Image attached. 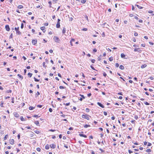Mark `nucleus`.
Here are the masks:
<instances>
[{
  "label": "nucleus",
  "instance_id": "1",
  "mask_svg": "<svg viewBox=\"0 0 154 154\" xmlns=\"http://www.w3.org/2000/svg\"><path fill=\"white\" fill-rule=\"evenodd\" d=\"M82 117L83 118L86 119L88 120H89L90 119L89 118L91 117V116L87 114H83L82 115Z\"/></svg>",
  "mask_w": 154,
  "mask_h": 154
},
{
  "label": "nucleus",
  "instance_id": "2",
  "mask_svg": "<svg viewBox=\"0 0 154 154\" xmlns=\"http://www.w3.org/2000/svg\"><path fill=\"white\" fill-rule=\"evenodd\" d=\"M15 30L16 32V34L17 35H21V33L19 31V27H15Z\"/></svg>",
  "mask_w": 154,
  "mask_h": 154
},
{
  "label": "nucleus",
  "instance_id": "3",
  "mask_svg": "<svg viewBox=\"0 0 154 154\" xmlns=\"http://www.w3.org/2000/svg\"><path fill=\"white\" fill-rule=\"evenodd\" d=\"M5 28L6 29V30L7 31H9L10 30V28L9 27V26L8 25H7L5 26Z\"/></svg>",
  "mask_w": 154,
  "mask_h": 154
},
{
  "label": "nucleus",
  "instance_id": "4",
  "mask_svg": "<svg viewBox=\"0 0 154 154\" xmlns=\"http://www.w3.org/2000/svg\"><path fill=\"white\" fill-rule=\"evenodd\" d=\"M45 33L46 31L45 28V26H42L40 28Z\"/></svg>",
  "mask_w": 154,
  "mask_h": 154
},
{
  "label": "nucleus",
  "instance_id": "5",
  "mask_svg": "<svg viewBox=\"0 0 154 154\" xmlns=\"http://www.w3.org/2000/svg\"><path fill=\"white\" fill-rule=\"evenodd\" d=\"M134 51L135 52L138 51L140 53L141 51V50L139 48H135L134 49Z\"/></svg>",
  "mask_w": 154,
  "mask_h": 154
},
{
  "label": "nucleus",
  "instance_id": "6",
  "mask_svg": "<svg viewBox=\"0 0 154 154\" xmlns=\"http://www.w3.org/2000/svg\"><path fill=\"white\" fill-rule=\"evenodd\" d=\"M37 42V40L36 39H33L32 41V43L34 45H35Z\"/></svg>",
  "mask_w": 154,
  "mask_h": 154
},
{
  "label": "nucleus",
  "instance_id": "7",
  "mask_svg": "<svg viewBox=\"0 0 154 154\" xmlns=\"http://www.w3.org/2000/svg\"><path fill=\"white\" fill-rule=\"evenodd\" d=\"M10 143L11 145H13L14 144V140L13 139H10L9 140Z\"/></svg>",
  "mask_w": 154,
  "mask_h": 154
},
{
  "label": "nucleus",
  "instance_id": "8",
  "mask_svg": "<svg viewBox=\"0 0 154 154\" xmlns=\"http://www.w3.org/2000/svg\"><path fill=\"white\" fill-rule=\"evenodd\" d=\"M97 104L100 107L102 108H104V106L100 102H97Z\"/></svg>",
  "mask_w": 154,
  "mask_h": 154
},
{
  "label": "nucleus",
  "instance_id": "9",
  "mask_svg": "<svg viewBox=\"0 0 154 154\" xmlns=\"http://www.w3.org/2000/svg\"><path fill=\"white\" fill-rule=\"evenodd\" d=\"M75 39H71L70 41V45L71 46H73V43L75 42Z\"/></svg>",
  "mask_w": 154,
  "mask_h": 154
},
{
  "label": "nucleus",
  "instance_id": "10",
  "mask_svg": "<svg viewBox=\"0 0 154 154\" xmlns=\"http://www.w3.org/2000/svg\"><path fill=\"white\" fill-rule=\"evenodd\" d=\"M79 135L81 137H83L85 138H87V136L86 135L84 134H79Z\"/></svg>",
  "mask_w": 154,
  "mask_h": 154
},
{
  "label": "nucleus",
  "instance_id": "11",
  "mask_svg": "<svg viewBox=\"0 0 154 154\" xmlns=\"http://www.w3.org/2000/svg\"><path fill=\"white\" fill-rule=\"evenodd\" d=\"M50 147L51 148L54 149L56 147V145L54 144H51L50 145Z\"/></svg>",
  "mask_w": 154,
  "mask_h": 154
},
{
  "label": "nucleus",
  "instance_id": "12",
  "mask_svg": "<svg viewBox=\"0 0 154 154\" xmlns=\"http://www.w3.org/2000/svg\"><path fill=\"white\" fill-rule=\"evenodd\" d=\"M14 116L17 118H18L19 116V115L17 112H14Z\"/></svg>",
  "mask_w": 154,
  "mask_h": 154
},
{
  "label": "nucleus",
  "instance_id": "13",
  "mask_svg": "<svg viewBox=\"0 0 154 154\" xmlns=\"http://www.w3.org/2000/svg\"><path fill=\"white\" fill-rule=\"evenodd\" d=\"M56 27L58 28H59L60 27V23L57 22Z\"/></svg>",
  "mask_w": 154,
  "mask_h": 154
},
{
  "label": "nucleus",
  "instance_id": "14",
  "mask_svg": "<svg viewBox=\"0 0 154 154\" xmlns=\"http://www.w3.org/2000/svg\"><path fill=\"white\" fill-rule=\"evenodd\" d=\"M17 8L18 9H21L23 8V6L21 5H19L17 7Z\"/></svg>",
  "mask_w": 154,
  "mask_h": 154
},
{
  "label": "nucleus",
  "instance_id": "15",
  "mask_svg": "<svg viewBox=\"0 0 154 154\" xmlns=\"http://www.w3.org/2000/svg\"><path fill=\"white\" fill-rule=\"evenodd\" d=\"M45 148L46 149H48L49 148V145L48 144H46L45 146Z\"/></svg>",
  "mask_w": 154,
  "mask_h": 154
},
{
  "label": "nucleus",
  "instance_id": "16",
  "mask_svg": "<svg viewBox=\"0 0 154 154\" xmlns=\"http://www.w3.org/2000/svg\"><path fill=\"white\" fill-rule=\"evenodd\" d=\"M135 6L137 7L139 9H142L143 8V7L141 6H139L138 5H136Z\"/></svg>",
  "mask_w": 154,
  "mask_h": 154
},
{
  "label": "nucleus",
  "instance_id": "17",
  "mask_svg": "<svg viewBox=\"0 0 154 154\" xmlns=\"http://www.w3.org/2000/svg\"><path fill=\"white\" fill-rule=\"evenodd\" d=\"M121 69H124V67L122 65H121L119 67Z\"/></svg>",
  "mask_w": 154,
  "mask_h": 154
},
{
  "label": "nucleus",
  "instance_id": "18",
  "mask_svg": "<svg viewBox=\"0 0 154 154\" xmlns=\"http://www.w3.org/2000/svg\"><path fill=\"white\" fill-rule=\"evenodd\" d=\"M121 56L122 58H125V55L124 54H121Z\"/></svg>",
  "mask_w": 154,
  "mask_h": 154
},
{
  "label": "nucleus",
  "instance_id": "19",
  "mask_svg": "<svg viewBox=\"0 0 154 154\" xmlns=\"http://www.w3.org/2000/svg\"><path fill=\"white\" fill-rule=\"evenodd\" d=\"M34 123L35 124H36L37 125L39 126V123L38 121H35Z\"/></svg>",
  "mask_w": 154,
  "mask_h": 154
},
{
  "label": "nucleus",
  "instance_id": "20",
  "mask_svg": "<svg viewBox=\"0 0 154 154\" xmlns=\"http://www.w3.org/2000/svg\"><path fill=\"white\" fill-rule=\"evenodd\" d=\"M147 66V65L146 64H144L142 66H141V68H143L146 67Z\"/></svg>",
  "mask_w": 154,
  "mask_h": 154
},
{
  "label": "nucleus",
  "instance_id": "21",
  "mask_svg": "<svg viewBox=\"0 0 154 154\" xmlns=\"http://www.w3.org/2000/svg\"><path fill=\"white\" fill-rule=\"evenodd\" d=\"M35 107L30 106L29 107V109L30 110H32V109H35Z\"/></svg>",
  "mask_w": 154,
  "mask_h": 154
},
{
  "label": "nucleus",
  "instance_id": "22",
  "mask_svg": "<svg viewBox=\"0 0 154 154\" xmlns=\"http://www.w3.org/2000/svg\"><path fill=\"white\" fill-rule=\"evenodd\" d=\"M66 32V28L65 27L63 28L62 30V32L63 33H65Z\"/></svg>",
  "mask_w": 154,
  "mask_h": 154
},
{
  "label": "nucleus",
  "instance_id": "23",
  "mask_svg": "<svg viewBox=\"0 0 154 154\" xmlns=\"http://www.w3.org/2000/svg\"><path fill=\"white\" fill-rule=\"evenodd\" d=\"M8 134L6 135L4 138V140H6L8 137Z\"/></svg>",
  "mask_w": 154,
  "mask_h": 154
},
{
  "label": "nucleus",
  "instance_id": "24",
  "mask_svg": "<svg viewBox=\"0 0 154 154\" xmlns=\"http://www.w3.org/2000/svg\"><path fill=\"white\" fill-rule=\"evenodd\" d=\"M54 41L55 42L59 43L60 42V39H54Z\"/></svg>",
  "mask_w": 154,
  "mask_h": 154
},
{
  "label": "nucleus",
  "instance_id": "25",
  "mask_svg": "<svg viewBox=\"0 0 154 154\" xmlns=\"http://www.w3.org/2000/svg\"><path fill=\"white\" fill-rule=\"evenodd\" d=\"M28 75L29 76V77H31L32 75V73H31L30 72H29L28 73Z\"/></svg>",
  "mask_w": 154,
  "mask_h": 154
},
{
  "label": "nucleus",
  "instance_id": "26",
  "mask_svg": "<svg viewBox=\"0 0 154 154\" xmlns=\"http://www.w3.org/2000/svg\"><path fill=\"white\" fill-rule=\"evenodd\" d=\"M109 60L110 61H112L113 60V57H109Z\"/></svg>",
  "mask_w": 154,
  "mask_h": 154
},
{
  "label": "nucleus",
  "instance_id": "27",
  "mask_svg": "<svg viewBox=\"0 0 154 154\" xmlns=\"http://www.w3.org/2000/svg\"><path fill=\"white\" fill-rule=\"evenodd\" d=\"M86 2V0H82L81 2L82 3L84 4Z\"/></svg>",
  "mask_w": 154,
  "mask_h": 154
},
{
  "label": "nucleus",
  "instance_id": "28",
  "mask_svg": "<svg viewBox=\"0 0 154 154\" xmlns=\"http://www.w3.org/2000/svg\"><path fill=\"white\" fill-rule=\"evenodd\" d=\"M12 92V90H9L7 91H6V93H11Z\"/></svg>",
  "mask_w": 154,
  "mask_h": 154
},
{
  "label": "nucleus",
  "instance_id": "29",
  "mask_svg": "<svg viewBox=\"0 0 154 154\" xmlns=\"http://www.w3.org/2000/svg\"><path fill=\"white\" fill-rule=\"evenodd\" d=\"M84 127L85 128H88V127H90V125H84Z\"/></svg>",
  "mask_w": 154,
  "mask_h": 154
},
{
  "label": "nucleus",
  "instance_id": "30",
  "mask_svg": "<svg viewBox=\"0 0 154 154\" xmlns=\"http://www.w3.org/2000/svg\"><path fill=\"white\" fill-rule=\"evenodd\" d=\"M40 94V93L38 91H37V93L36 94L35 97H37L38 95H39Z\"/></svg>",
  "mask_w": 154,
  "mask_h": 154
},
{
  "label": "nucleus",
  "instance_id": "31",
  "mask_svg": "<svg viewBox=\"0 0 154 154\" xmlns=\"http://www.w3.org/2000/svg\"><path fill=\"white\" fill-rule=\"evenodd\" d=\"M17 76H19L20 78H21L22 79L23 78V76L20 74H18L17 75Z\"/></svg>",
  "mask_w": 154,
  "mask_h": 154
},
{
  "label": "nucleus",
  "instance_id": "32",
  "mask_svg": "<svg viewBox=\"0 0 154 154\" xmlns=\"http://www.w3.org/2000/svg\"><path fill=\"white\" fill-rule=\"evenodd\" d=\"M34 132L37 134H39L40 133V132L39 131H37V130L34 131Z\"/></svg>",
  "mask_w": 154,
  "mask_h": 154
},
{
  "label": "nucleus",
  "instance_id": "33",
  "mask_svg": "<svg viewBox=\"0 0 154 154\" xmlns=\"http://www.w3.org/2000/svg\"><path fill=\"white\" fill-rule=\"evenodd\" d=\"M48 4H49V7L50 8L51 7V1H49L48 2Z\"/></svg>",
  "mask_w": 154,
  "mask_h": 154
},
{
  "label": "nucleus",
  "instance_id": "34",
  "mask_svg": "<svg viewBox=\"0 0 154 154\" xmlns=\"http://www.w3.org/2000/svg\"><path fill=\"white\" fill-rule=\"evenodd\" d=\"M82 31H87L88 30V29L87 28H84L82 29Z\"/></svg>",
  "mask_w": 154,
  "mask_h": 154
},
{
  "label": "nucleus",
  "instance_id": "35",
  "mask_svg": "<svg viewBox=\"0 0 154 154\" xmlns=\"http://www.w3.org/2000/svg\"><path fill=\"white\" fill-rule=\"evenodd\" d=\"M11 100H12L11 103H14V98L13 97H12L11 98Z\"/></svg>",
  "mask_w": 154,
  "mask_h": 154
},
{
  "label": "nucleus",
  "instance_id": "36",
  "mask_svg": "<svg viewBox=\"0 0 154 154\" xmlns=\"http://www.w3.org/2000/svg\"><path fill=\"white\" fill-rule=\"evenodd\" d=\"M34 80L35 82H37L39 81V80L36 79L35 77L34 78Z\"/></svg>",
  "mask_w": 154,
  "mask_h": 154
},
{
  "label": "nucleus",
  "instance_id": "37",
  "mask_svg": "<svg viewBox=\"0 0 154 154\" xmlns=\"http://www.w3.org/2000/svg\"><path fill=\"white\" fill-rule=\"evenodd\" d=\"M20 119L22 121H23L24 120V119L22 116H20Z\"/></svg>",
  "mask_w": 154,
  "mask_h": 154
},
{
  "label": "nucleus",
  "instance_id": "38",
  "mask_svg": "<svg viewBox=\"0 0 154 154\" xmlns=\"http://www.w3.org/2000/svg\"><path fill=\"white\" fill-rule=\"evenodd\" d=\"M59 88L60 89H64L65 88V87H64L63 86H60L59 87Z\"/></svg>",
  "mask_w": 154,
  "mask_h": 154
},
{
  "label": "nucleus",
  "instance_id": "39",
  "mask_svg": "<svg viewBox=\"0 0 154 154\" xmlns=\"http://www.w3.org/2000/svg\"><path fill=\"white\" fill-rule=\"evenodd\" d=\"M24 27V24L23 23H21V29H23Z\"/></svg>",
  "mask_w": 154,
  "mask_h": 154
},
{
  "label": "nucleus",
  "instance_id": "40",
  "mask_svg": "<svg viewBox=\"0 0 154 154\" xmlns=\"http://www.w3.org/2000/svg\"><path fill=\"white\" fill-rule=\"evenodd\" d=\"M33 116L34 117H38H38H40V116H38V115H34V116Z\"/></svg>",
  "mask_w": 154,
  "mask_h": 154
},
{
  "label": "nucleus",
  "instance_id": "41",
  "mask_svg": "<svg viewBox=\"0 0 154 154\" xmlns=\"http://www.w3.org/2000/svg\"><path fill=\"white\" fill-rule=\"evenodd\" d=\"M85 111L87 112H89L90 111V109L88 108H86L85 109Z\"/></svg>",
  "mask_w": 154,
  "mask_h": 154
},
{
  "label": "nucleus",
  "instance_id": "42",
  "mask_svg": "<svg viewBox=\"0 0 154 154\" xmlns=\"http://www.w3.org/2000/svg\"><path fill=\"white\" fill-rule=\"evenodd\" d=\"M36 150L38 152H40L41 151V149L39 147H38L37 148Z\"/></svg>",
  "mask_w": 154,
  "mask_h": 154
},
{
  "label": "nucleus",
  "instance_id": "43",
  "mask_svg": "<svg viewBox=\"0 0 154 154\" xmlns=\"http://www.w3.org/2000/svg\"><path fill=\"white\" fill-rule=\"evenodd\" d=\"M151 150L150 149H147L146 150V152H151Z\"/></svg>",
  "mask_w": 154,
  "mask_h": 154
},
{
  "label": "nucleus",
  "instance_id": "44",
  "mask_svg": "<svg viewBox=\"0 0 154 154\" xmlns=\"http://www.w3.org/2000/svg\"><path fill=\"white\" fill-rule=\"evenodd\" d=\"M37 107L39 108H41L42 106L41 105H37Z\"/></svg>",
  "mask_w": 154,
  "mask_h": 154
},
{
  "label": "nucleus",
  "instance_id": "45",
  "mask_svg": "<svg viewBox=\"0 0 154 154\" xmlns=\"http://www.w3.org/2000/svg\"><path fill=\"white\" fill-rule=\"evenodd\" d=\"M115 66L116 67H118L119 66V63H117L116 64Z\"/></svg>",
  "mask_w": 154,
  "mask_h": 154
},
{
  "label": "nucleus",
  "instance_id": "46",
  "mask_svg": "<svg viewBox=\"0 0 154 154\" xmlns=\"http://www.w3.org/2000/svg\"><path fill=\"white\" fill-rule=\"evenodd\" d=\"M95 61V60L94 59H92L91 60V62L92 63H94Z\"/></svg>",
  "mask_w": 154,
  "mask_h": 154
},
{
  "label": "nucleus",
  "instance_id": "47",
  "mask_svg": "<svg viewBox=\"0 0 154 154\" xmlns=\"http://www.w3.org/2000/svg\"><path fill=\"white\" fill-rule=\"evenodd\" d=\"M45 62H44L43 63V66L44 67H46V66L45 65Z\"/></svg>",
  "mask_w": 154,
  "mask_h": 154
},
{
  "label": "nucleus",
  "instance_id": "48",
  "mask_svg": "<svg viewBox=\"0 0 154 154\" xmlns=\"http://www.w3.org/2000/svg\"><path fill=\"white\" fill-rule=\"evenodd\" d=\"M152 145V144L150 143H148L147 146H150Z\"/></svg>",
  "mask_w": 154,
  "mask_h": 154
},
{
  "label": "nucleus",
  "instance_id": "49",
  "mask_svg": "<svg viewBox=\"0 0 154 154\" xmlns=\"http://www.w3.org/2000/svg\"><path fill=\"white\" fill-rule=\"evenodd\" d=\"M44 25L45 26H48V23H45L44 24Z\"/></svg>",
  "mask_w": 154,
  "mask_h": 154
},
{
  "label": "nucleus",
  "instance_id": "50",
  "mask_svg": "<svg viewBox=\"0 0 154 154\" xmlns=\"http://www.w3.org/2000/svg\"><path fill=\"white\" fill-rule=\"evenodd\" d=\"M149 43L151 45H153V43L151 42H149Z\"/></svg>",
  "mask_w": 154,
  "mask_h": 154
},
{
  "label": "nucleus",
  "instance_id": "51",
  "mask_svg": "<svg viewBox=\"0 0 154 154\" xmlns=\"http://www.w3.org/2000/svg\"><path fill=\"white\" fill-rule=\"evenodd\" d=\"M3 102H2L1 104H0V106L1 107H3Z\"/></svg>",
  "mask_w": 154,
  "mask_h": 154
},
{
  "label": "nucleus",
  "instance_id": "52",
  "mask_svg": "<svg viewBox=\"0 0 154 154\" xmlns=\"http://www.w3.org/2000/svg\"><path fill=\"white\" fill-rule=\"evenodd\" d=\"M52 109L51 108H50L49 109V111L50 112H52Z\"/></svg>",
  "mask_w": 154,
  "mask_h": 154
},
{
  "label": "nucleus",
  "instance_id": "53",
  "mask_svg": "<svg viewBox=\"0 0 154 154\" xmlns=\"http://www.w3.org/2000/svg\"><path fill=\"white\" fill-rule=\"evenodd\" d=\"M53 33V31H51L49 32L48 33L49 34L51 35Z\"/></svg>",
  "mask_w": 154,
  "mask_h": 154
},
{
  "label": "nucleus",
  "instance_id": "54",
  "mask_svg": "<svg viewBox=\"0 0 154 154\" xmlns=\"http://www.w3.org/2000/svg\"><path fill=\"white\" fill-rule=\"evenodd\" d=\"M144 103L145 104L147 105H148L149 104V103L147 102H146Z\"/></svg>",
  "mask_w": 154,
  "mask_h": 154
},
{
  "label": "nucleus",
  "instance_id": "55",
  "mask_svg": "<svg viewBox=\"0 0 154 154\" xmlns=\"http://www.w3.org/2000/svg\"><path fill=\"white\" fill-rule=\"evenodd\" d=\"M153 12V11H152L150 10L148 11V13H152Z\"/></svg>",
  "mask_w": 154,
  "mask_h": 154
},
{
  "label": "nucleus",
  "instance_id": "56",
  "mask_svg": "<svg viewBox=\"0 0 154 154\" xmlns=\"http://www.w3.org/2000/svg\"><path fill=\"white\" fill-rule=\"evenodd\" d=\"M93 51L94 52H96L97 51V49H96V48H94L93 49Z\"/></svg>",
  "mask_w": 154,
  "mask_h": 154
},
{
  "label": "nucleus",
  "instance_id": "57",
  "mask_svg": "<svg viewBox=\"0 0 154 154\" xmlns=\"http://www.w3.org/2000/svg\"><path fill=\"white\" fill-rule=\"evenodd\" d=\"M103 113L105 116H106L107 115V113L105 111Z\"/></svg>",
  "mask_w": 154,
  "mask_h": 154
},
{
  "label": "nucleus",
  "instance_id": "58",
  "mask_svg": "<svg viewBox=\"0 0 154 154\" xmlns=\"http://www.w3.org/2000/svg\"><path fill=\"white\" fill-rule=\"evenodd\" d=\"M134 35L135 36H137L138 35V34L137 32H135L134 33Z\"/></svg>",
  "mask_w": 154,
  "mask_h": 154
},
{
  "label": "nucleus",
  "instance_id": "59",
  "mask_svg": "<svg viewBox=\"0 0 154 154\" xmlns=\"http://www.w3.org/2000/svg\"><path fill=\"white\" fill-rule=\"evenodd\" d=\"M139 22L140 23H142L143 22V21L142 20L140 19L139 20Z\"/></svg>",
  "mask_w": 154,
  "mask_h": 154
},
{
  "label": "nucleus",
  "instance_id": "60",
  "mask_svg": "<svg viewBox=\"0 0 154 154\" xmlns=\"http://www.w3.org/2000/svg\"><path fill=\"white\" fill-rule=\"evenodd\" d=\"M106 75H106V73L105 72H104L103 73V75L105 77H106Z\"/></svg>",
  "mask_w": 154,
  "mask_h": 154
},
{
  "label": "nucleus",
  "instance_id": "61",
  "mask_svg": "<svg viewBox=\"0 0 154 154\" xmlns=\"http://www.w3.org/2000/svg\"><path fill=\"white\" fill-rule=\"evenodd\" d=\"M91 68L92 69H93V70H95V69H94V68L92 66V65H91Z\"/></svg>",
  "mask_w": 154,
  "mask_h": 154
},
{
  "label": "nucleus",
  "instance_id": "62",
  "mask_svg": "<svg viewBox=\"0 0 154 154\" xmlns=\"http://www.w3.org/2000/svg\"><path fill=\"white\" fill-rule=\"evenodd\" d=\"M124 22L125 24H127L128 23V21L126 20H125L124 21Z\"/></svg>",
  "mask_w": 154,
  "mask_h": 154
},
{
  "label": "nucleus",
  "instance_id": "63",
  "mask_svg": "<svg viewBox=\"0 0 154 154\" xmlns=\"http://www.w3.org/2000/svg\"><path fill=\"white\" fill-rule=\"evenodd\" d=\"M73 128H72V127H70L69 128V130H73Z\"/></svg>",
  "mask_w": 154,
  "mask_h": 154
},
{
  "label": "nucleus",
  "instance_id": "64",
  "mask_svg": "<svg viewBox=\"0 0 154 154\" xmlns=\"http://www.w3.org/2000/svg\"><path fill=\"white\" fill-rule=\"evenodd\" d=\"M134 18L136 19V20H138V17L137 16H135L134 17Z\"/></svg>",
  "mask_w": 154,
  "mask_h": 154
}]
</instances>
